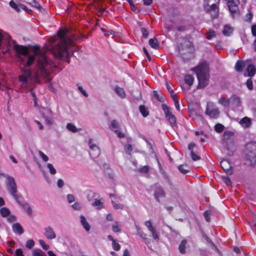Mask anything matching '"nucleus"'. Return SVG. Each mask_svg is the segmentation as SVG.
Wrapping results in <instances>:
<instances>
[{
	"label": "nucleus",
	"mask_w": 256,
	"mask_h": 256,
	"mask_svg": "<svg viewBox=\"0 0 256 256\" xmlns=\"http://www.w3.org/2000/svg\"><path fill=\"white\" fill-rule=\"evenodd\" d=\"M76 49L77 46L70 38L68 30L64 28L58 30V36H52L42 50L39 46H34L32 54H29L28 50L26 56H22V58H18L20 64L27 67L30 66L34 60L36 61V64L32 70H23L18 76L20 90L27 91L28 88L30 89L34 106H37L36 96L32 86L35 84H40L42 79L46 82H50L52 80L50 73L54 67L53 62L45 55L44 52L50 51L54 57L62 58L72 54Z\"/></svg>",
	"instance_id": "nucleus-1"
},
{
	"label": "nucleus",
	"mask_w": 256,
	"mask_h": 256,
	"mask_svg": "<svg viewBox=\"0 0 256 256\" xmlns=\"http://www.w3.org/2000/svg\"><path fill=\"white\" fill-rule=\"evenodd\" d=\"M4 38L6 40V49L2 50L4 54L6 52L10 47H12L16 52L18 58H22V56H26V54L28 53V49L25 46L18 44L9 35L4 34L2 30H0V48L2 47V40Z\"/></svg>",
	"instance_id": "nucleus-2"
},
{
	"label": "nucleus",
	"mask_w": 256,
	"mask_h": 256,
	"mask_svg": "<svg viewBox=\"0 0 256 256\" xmlns=\"http://www.w3.org/2000/svg\"><path fill=\"white\" fill-rule=\"evenodd\" d=\"M196 74L198 81V88H204L208 84L210 68L206 62H203L192 69Z\"/></svg>",
	"instance_id": "nucleus-3"
},
{
	"label": "nucleus",
	"mask_w": 256,
	"mask_h": 256,
	"mask_svg": "<svg viewBox=\"0 0 256 256\" xmlns=\"http://www.w3.org/2000/svg\"><path fill=\"white\" fill-rule=\"evenodd\" d=\"M178 51L184 60H188L194 57V46L191 42L186 38L182 39L178 46Z\"/></svg>",
	"instance_id": "nucleus-4"
},
{
	"label": "nucleus",
	"mask_w": 256,
	"mask_h": 256,
	"mask_svg": "<svg viewBox=\"0 0 256 256\" xmlns=\"http://www.w3.org/2000/svg\"><path fill=\"white\" fill-rule=\"evenodd\" d=\"M220 1V0H204V10L210 15L212 19L216 18L218 16Z\"/></svg>",
	"instance_id": "nucleus-5"
},
{
	"label": "nucleus",
	"mask_w": 256,
	"mask_h": 256,
	"mask_svg": "<svg viewBox=\"0 0 256 256\" xmlns=\"http://www.w3.org/2000/svg\"><path fill=\"white\" fill-rule=\"evenodd\" d=\"M246 158L252 164H256V142H252L246 144Z\"/></svg>",
	"instance_id": "nucleus-6"
},
{
	"label": "nucleus",
	"mask_w": 256,
	"mask_h": 256,
	"mask_svg": "<svg viewBox=\"0 0 256 256\" xmlns=\"http://www.w3.org/2000/svg\"><path fill=\"white\" fill-rule=\"evenodd\" d=\"M6 180V188L8 190L12 196L17 200V196L16 194L17 187L14 178L11 176H7Z\"/></svg>",
	"instance_id": "nucleus-7"
},
{
	"label": "nucleus",
	"mask_w": 256,
	"mask_h": 256,
	"mask_svg": "<svg viewBox=\"0 0 256 256\" xmlns=\"http://www.w3.org/2000/svg\"><path fill=\"white\" fill-rule=\"evenodd\" d=\"M88 144L90 150V156L92 158H97L100 154V150L98 146L96 145L94 140L92 138L89 139Z\"/></svg>",
	"instance_id": "nucleus-8"
},
{
	"label": "nucleus",
	"mask_w": 256,
	"mask_h": 256,
	"mask_svg": "<svg viewBox=\"0 0 256 256\" xmlns=\"http://www.w3.org/2000/svg\"><path fill=\"white\" fill-rule=\"evenodd\" d=\"M162 108L171 126L174 128L176 126V119L174 116L172 115L170 108L164 104L162 105Z\"/></svg>",
	"instance_id": "nucleus-9"
},
{
	"label": "nucleus",
	"mask_w": 256,
	"mask_h": 256,
	"mask_svg": "<svg viewBox=\"0 0 256 256\" xmlns=\"http://www.w3.org/2000/svg\"><path fill=\"white\" fill-rule=\"evenodd\" d=\"M224 141L226 144H234V134L230 130L225 131L223 134Z\"/></svg>",
	"instance_id": "nucleus-10"
},
{
	"label": "nucleus",
	"mask_w": 256,
	"mask_h": 256,
	"mask_svg": "<svg viewBox=\"0 0 256 256\" xmlns=\"http://www.w3.org/2000/svg\"><path fill=\"white\" fill-rule=\"evenodd\" d=\"M43 117L47 124L50 125L53 122L52 111L49 108H44L42 112Z\"/></svg>",
	"instance_id": "nucleus-11"
},
{
	"label": "nucleus",
	"mask_w": 256,
	"mask_h": 256,
	"mask_svg": "<svg viewBox=\"0 0 256 256\" xmlns=\"http://www.w3.org/2000/svg\"><path fill=\"white\" fill-rule=\"evenodd\" d=\"M196 146L194 142H190L188 145V149L190 150V156L192 159L194 161H196L200 159V156L196 154V152L194 150V148H196Z\"/></svg>",
	"instance_id": "nucleus-12"
},
{
	"label": "nucleus",
	"mask_w": 256,
	"mask_h": 256,
	"mask_svg": "<svg viewBox=\"0 0 256 256\" xmlns=\"http://www.w3.org/2000/svg\"><path fill=\"white\" fill-rule=\"evenodd\" d=\"M206 114L212 118H215L218 116L220 112L218 108H212V109H210V108L208 106V104L206 110Z\"/></svg>",
	"instance_id": "nucleus-13"
},
{
	"label": "nucleus",
	"mask_w": 256,
	"mask_h": 256,
	"mask_svg": "<svg viewBox=\"0 0 256 256\" xmlns=\"http://www.w3.org/2000/svg\"><path fill=\"white\" fill-rule=\"evenodd\" d=\"M220 166L227 174H232V166L228 160H222L220 162Z\"/></svg>",
	"instance_id": "nucleus-14"
},
{
	"label": "nucleus",
	"mask_w": 256,
	"mask_h": 256,
	"mask_svg": "<svg viewBox=\"0 0 256 256\" xmlns=\"http://www.w3.org/2000/svg\"><path fill=\"white\" fill-rule=\"evenodd\" d=\"M144 225L148 228V230L151 232L152 237L154 240L158 239V234L156 230L152 226V223L150 221L148 220L144 222Z\"/></svg>",
	"instance_id": "nucleus-15"
},
{
	"label": "nucleus",
	"mask_w": 256,
	"mask_h": 256,
	"mask_svg": "<svg viewBox=\"0 0 256 256\" xmlns=\"http://www.w3.org/2000/svg\"><path fill=\"white\" fill-rule=\"evenodd\" d=\"M44 236L48 240H52L56 238V234L54 230L50 226L44 228Z\"/></svg>",
	"instance_id": "nucleus-16"
},
{
	"label": "nucleus",
	"mask_w": 256,
	"mask_h": 256,
	"mask_svg": "<svg viewBox=\"0 0 256 256\" xmlns=\"http://www.w3.org/2000/svg\"><path fill=\"white\" fill-rule=\"evenodd\" d=\"M166 86L168 90V91L171 98L174 100V104L176 105V96L174 94V86L170 83L166 82Z\"/></svg>",
	"instance_id": "nucleus-17"
},
{
	"label": "nucleus",
	"mask_w": 256,
	"mask_h": 256,
	"mask_svg": "<svg viewBox=\"0 0 256 256\" xmlns=\"http://www.w3.org/2000/svg\"><path fill=\"white\" fill-rule=\"evenodd\" d=\"M179 172L182 174H186L190 170V167L186 164H180L178 166Z\"/></svg>",
	"instance_id": "nucleus-18"
},
{
	"label": "nucleus",
	"mask_w": 256,
	"mask_h": 256,
	"mask_svg": "<svg viewBox=\"0 0 256 256\" xmlns=\"http://www.w3.org/2000/svg\"><path fill=\"white\" fill-rule=\"evenodd\" d=\"M230 100H231L232 104L235 106L238 107L241 106L240 98L238 96L232 94L230 97Z\"/></svg>",
	"instance_id": "nucleus-19"
},
{
	"label": "nucleus",
	"mask_w": 256,
	"mask_h": 256,
	"mask_svg": "<svg viewBox=\"0 0 256 256\" xmlns=\"http://www.w3.org/2000/svg\"><path fill=\"white\" fill-rule=\"evenodd\" d=\"M240 124L244 128H248L251 124V120L248 117H244L240 122Z\"/></svg>",
	"instance_id": "nucleus-20"
},
{
	"label": "nucleus",
	"mask_w": 256,
	"mask_h": 256,
	"mask_svg": "<svg viewBox=\"0 0 256 256\" xmlns=\"http://www.w3.org/2000/svg\"><path fill=\"white\" fill-rule=\"evenodd\" d=\"M148 43L150 47L154 49L158 50L160 47V44L156 38H150L149 41Z\"/></svg>",
	"instance_id": "nucleus-21"
},
{
	"label": "nucleus",
	"mask_w": 256,
	"mask_h": 256,
	"mask_svg": "<svg viewBox=\"0 0 256 256\" xmlns=\"http://www.w3.org/2000/svg\"><path fill=\"white\" fill-rule=\"evenodd\" d=\"M230 102V99L227 98L226 97H222L218 100L219 104L226 108L229 107Z\"/></svg>",
	"instance_id": "nucleus-22"
},
{
	"label": "nucleus",
	"mask_w": 256,
	"mask_h": 256,
	"mask_svg": "<svg viewBox=\"0 0 256 256\" xmlns=\"http://www.w3.org/2000/svg\"><path fill=\"white\" fill-rule=\"evenodd\" d=\"M108 238L112 242V246L114 250H120V244L113 238V237L112 236L108 235Z\"/></svg>",
	"instance_id": "nucleus-23"
},
{
	"label": "nucleus",
	"mask_w": 256,
	"mask_h": 256,
	"mask_svg": "<svg viewBox=\"0 0 256 256\" xmlns=\"http://www.w3.org/2000/svg\"><path fill=\"white\" fill-rule=\"evenodd\" d=\"M114 90L116 93L121 98H124L126 97V92L122 88L116 86L114 88Z\"/></svg>",
	"instance_id": "nucleus-24"
},
{
	"label": "nucleus",
	"mask_w": 256,
	"mask_h": 256,
	"mask_svg": "<svg viewBox=\"0 0 256 256\" xmlns=\"http://www.w3.org/2000/svg\"><path fill=\"white\" fill-rule=\"evenodd\" d=\"M80 222L84 228L86 230V231L88 232L90 230V226L89 224L86 221V218L83 216H80Z\"/></svg>",
	"instance_id": "nucleus-25"
},
{
	"label": "nucleus",
	"mask_w": 256,
	"mask_h": 256,
	"mask_svg": "<svg viewBox=\"0 0 256 256\" xmlns=\"http://www.w3.org/2000/svg\"><path fill=\"white\" fill-rule=\"evenodd\" d=\"M154 96L160 102H163L165 100V96L160 92L154 91Z\"/></svg>",
	"instance_id": "nucleus-26"
},
{
	"label": "nucleus",
	"mask_w": 256,
	"mask_h": 256,
	"mask_svg": "<svg viewBox=\"0 0 256 256\" xmlns=\"http://www.w3.org/2000/svg\"><path fill=\"white\" fill-rule=\"evenodd\" d=\"M186 244L187 240H183L179 245L178 250L182 254H185L186 253Z\"/></svg>",
	"instance_id": "nucleus-27"
},
{
	"label": "nucleus",
	"mask_w": 256,
	"mask_h": 256,
	"mask_svg": "<svg viewBox=\"0 0 256 256\" xmlns=\"http://www.w3.org/2000/svg\"><path fill=\"white\" fill-rule=\"evenodd\" d=\"M246 70L248 73V76L250 77L253 76L256 72V69L255 66L252 64H249Z\"/></svg>",
	"instance_id": "nucleus-28"
},
{
	"label": "nucleus",
	"mask_w": 256,
	"mask_h": 256,
	"mask_svg": "<svg viewBox=\"0 0 256 256\" xmlns=\"http://www.w3.org/2000/svg\"><path fill=\"white\" fill-rule=\"evenodd\" d=\"M13 231L18 233L19 234H21L23 233V229L21 226L18 224H15L12 226Z\"/></svg>",
	"instance_id": "nucleus-29"
},
{
	"label": "nucleus",
	"mask_w": 256,
	"mask_h": 256,
	"mask_svg": "<svg viewBox=\"0 0 256 256\" xmlns=\"http://www.w3.org/2000/svg\"><path fill=\"white\" fill-rule=\"evenodd\" d=\"M233 30L232 28L228 26H226L222 30V34L226 36H229L232 33Z\"/></svg>",
	"instance_id": "nucleus-30"
},
{
	"label": "nucleus",
	"mask_w": 256,
	"mask_h": 256,
	"mask_svg": "<svg viewBox=\"0 0 256 256\" xmlns=\"http://www.w3.org/2000/svg\"><path fill=\"white\" fill-rule=\"evenodd\" d=\"M245 66V63L242 61H238L235 66V69L237 72H242Z\"/></svg>",
	"instance_id": "nucleus-31"
},
{
	"label": "nucleus",
	"mask_w": 256,
	"mask_h": 256,
	"mask_svg": "<svg viewBox=\"0 0 256 256\" xmlns=\"http://www.w3.org/2000/svg\"><path fill=\"white\" fill-rule=\"evenodd\" d=\"M154 196L158 201L159 198L164 196V192L161 188H158L154 193Z\"/></svg>",
	"instance_id": "nucleus-32"
},
{
	"label": "nucleus",
	"mask_w": 256,
	"mask_h": 256,
	"mask_svg": "<svg viewBox=\"0 0 256 256\" xmlns=\"http://www.w3.org/2000/svg\"><path fill=\"white\" fill-rule=\"evenodd\" d=\"M226 150L228 151V154L229 156H233L234 152V144H226Z\"/></svg>",
	"instance_id": "nucleus-33"
},
{
	"label": "nucleus",
	"mask_w": 256,
	"mask_h": 256,
	"mask_svg": "<svg viewBox=\"0 0 256 256\" xmlns=\"http://www.w3.org/2000/svg\"><path fill=\"white\" fill-rule=\"evenodd\" d=\"M194 80L193 76L190 74L186 75L184 77V82L189 86H191Z\"/></svg>",
	"instance_id": "nucleus-34"
},
{
	"label": "nucleus",
	"mask_w": 256,
	"mask_h": 256,
	"mask_svg": "<svg viewBox=\"0 0 256 256\" xmlns=\"http://www.w3.org/2000/svg\"><path fill=\"white\" fill-rule=\"evenodd\" d=\"M33 256H47L44 252L40 249H36L32 251Z\"/></svg>",
	"instance_id": "nucleus-35"
},
{
	"label": "nucleus",
	"mask_w": 256,
	"mask_h": 256,
	"mask_svg": "<svg viewBox=\"0 0 256 256\" xmlns=\"http://www.w3.org/2000/svg\"><path fill=\"white\" fill-rule=\"evenodd\" d=\"M66 128L70 131H71L73 132H76L80 130V129L77 128L76 126L72 123H68L66 124Z\"/></svg>",
	"instance_id": "nucleus-36"
},
{
	"label": "nucleus",
	"mask_w": 256,
	"mask_h": 256,
	"mask_svg": "<svg viewBox=\"0 0 256 256\" xmlns=\"http://www.w3.org/2000/svg\"><path fill=\"white\" fill-rule=\"evenodd\" d=\"M139 109L140 112L144 117H146L148 115V112L144 106H140Z\"/></svg>",
	"instance_id": "nucleus-37"
},
{
	"label": "nucleus",
	"mask_w": 256,
	"mask_h": 256,
	"mask_svg": "<svg viewBox=\"0 0 256 256\" xmlns=\"http://www.w3.org/2000/svg\"><path fill=\"white\" fill-rule=\"evenodd\" d=\"M0 212L3 217H6L10 214V210L6 208H2L0 210Z\"/></svg>",
	"instance_id": "nucleus-38"
},
{
	"label": "nucleus",
	"mask_w": 256,
	"mask_h": 256,
	"mask_svg": "<svg viewBox=\"0 0 256 256\" xmlns=\"http://www.w3.org/2000/svg\"><path fill=\"white\" fill-rule=\"evenodd\" d=\"M224 126L221 124H217L214 126V130L218 132H221L224 130Z\"/></svg>",
	"instance_id": "nucleus-39"
},
{
	"label": "nucleus",
	"mask_w": 256,
	"mask_h": 256,
	"mask_svg": "<svg viewBox=\"0 0 256 256\" xmlns=\"http://www.w3.org/2000/svg\"><path fill=\"white\" fill-rule=\"evenodd\" d=\"M112 230L114 232H120L121 231V229L118 223V222H114L112 225Z\"/></svg>",
	"instance_id": "nucleus-40"
},
{
	"label": "nucleus",
	"mask_w": 256,
	"mask_h": 256,
	"mask_svg": "<svg viewBox=\"0 0 256 256\" xmlns=\"http://www.w3.org/2000/svg\"><path fill=\"white\" fill-rule=\"evenodd\" d=\"M28 3L32 4L34 8L40 10L41 8L40 6L38 3L36 2L34 0H28Z\"/></svg>",
	"instance_id": "nucleus-41"
},
{
	"label": "nucleus",
	"mask_w": 256,
	"mask_h": 256,
	"mask_svg": "<svg viewBox=\"0 0 256 256\" xmlns=\"http://www.w3.org/2000/svg\"><path fill=\"white\" fill-rule=\"evenodd\" d=\"M22 206L28 215L30 216L32 214V210L28 204L25 203Z\"/></svg>",
	"instance_id": "nucleus-42"
},
{
	"label": "nucleus",
	"mask_w": 256,
	"mask_h": 256,
	"mask_svg": "<svg viewBox=\"0 0 256 256\" xmlns=\"http://www.w3.org/2000/svg\"><path fill=\"white\" fill-rule=\"evenodd\" d=\"M94 206H96L98 208L100 209L103 208L102 202L100 200H95L94 202L92 204Z\"/></svg>",
	"instance_id": "nucleus-43"
},
{
	"label": "nucleus",
	"mask_w": 256,
	"mask_h": 256,
	"mask_svg": "<svg viewBox=\"0 0 256 256\" xmlns=\"http://www.w3.org/2000/svg\"><path fill=\"white\" fill-rule=\"evenodd\" d=\"M46 166L50 174H54L56 173V170L52 164H48Z\"/></svg>",
	"instance_id": "nucleus-44"
},
{
	"label": "nucleus",
	"mask_w": 256,
	"mask_h": 256,
	"mask_svg": "<svg viewBox=\"0 0 256 256\" xmlns=\"http://www.w3.org/2000/svg\"><path fill=\"white\" fill-rule=\"evenodd\" d=\"M34 245V242L32 240H28L26 242V246L28 248H32Z\"/></svg>",
	"instance_id": "nucleus-45"
},
{
	"label": "nucleus",
	"mask_w": 256,
	"mask_h": 256,
	"mask_svg": "<svg viewBox=\"0 0 256 256\" xmlns=\"http://www.w3.org/2000/svg\"><path fill=\"white\" fill-rule=\"evenodd\" d=\"M216 36L215 32L214 30H210L206 33V38L208 40H210L212 38Z\"/></svg>",
	"instance_id": "nucleus-46"
},
{
	"label": "nucleus",
	"mask_w": 256,
	"mask_h": 256,
	"mask_svg": "<svg viewBox=\"0 0 256 256\" xmlns=\"http://www.w3.org/2000/svg\"><path fill=\"white\" fill-rule=\"evenodd\" d=\"M39 156L42 159L44 162H47L48 160V158L42 152L39 150L38 152Z\"/></svg>",
	"instance_id": "nucleus-47"
},
{
	"label": "nucleus",
	"mask_w": 256,
	"mask_h": 256,
	"mask_svg": "<svg viewBox=\"0 0 256 256\" xmlns=\"http://www.w3.org/2000/svg\"><path fill=\"white\" fill-rule=\"evenodd\" d=\"M39 243L42 248L44 250H48L50 248L48 244H46L44 242V240H39Z\"/></svg>",
	"instance_id": "nucleus-48"
},
{
	"label": "nucleus",
	"mask_w": 256,
	"mask_h": 256,
	"mask_svg": "<svg viewBox=\"0 0 256 256\" xmlns=\"http://www.w3.org/2000/svg\"><path fill=\"white\" fill-rule=\"evenodd\" d=\"M188 24H184L177 26V30L180 32H183L188 29Z\"/></svg>",
	"instance_id": "nucleus-49"
},
{
	"label": "nucleus",
	"mask_w": 256,
	"mask_h": 256,
	"mask_svg": "<svg viewBox=\"0 0 256 256\" xmlns=\"http://www.w3.org/2000/svg\"><path fill=\"white\" fill-rule=\"evenodd\" d=\"M132 150V146L130 144H126L124 146V150L128 154H130Z\"/></svg>",
	"instance_id": "nucleus-50"
},
{
	"label": "nucleus",
	"mask_w": 256,
	"mask_h": 256,
	"mask_svg": "<svg viewBox=\"0 0 256 256\" xmlns=\"http://www.w3.org/2000/svg\"><path fill=\"white\" fill-rule=\"evenodd\" d=\"M246 86L248 90H252L253 89L252 82L250 78H248L246 81Z\"/></svg>",
	"instance_id": "nucleus-51"
},
{
	"label": "nucleus",
	"mask_w": 256,
	"mask_h": 256,
	"mask_svg": "<svg viewBox=\"0 0 256 256\" xmlns=\"http://www.w3.org/2000/svg\"><path fill=\"white\" fill-rule=\"evenodd\" d=\"M112 203L113 204V206L116 210H121L124 207L121 204H118L114 203L112 200Z\"/></svg>",
	"instance_id": "nucleus-52"
},
{
	"label": "nucleus",
	"mask_w": 256,
	"mask_h": 256,
	"mask_svg": "<svg viewBox=\"0 0 256 256\" xmlns=\"http://www.w3.org/2000/svg\"><path fill=\"white\" fill-rule=\"evenodd\" d=\"M224 182L227 185L229 186L231 184L230 180L227 176H223L222 178Z\"/></svg>",
	"instance_id": "nucleus-53"
},
{
	"label": "nucleus",
	"mask_w": 256,
	"mask_h": 256,
	"mask_svg": "<svg viewBox=\"0 0 256 256\" xmlns=\"http://www.w3.org/2000/svg\"><path fill=\"white\" fill-rule=\"evenodd\" d=\"M141 32L142 33L143 38H146L148 37V33L145 28H141Z\"/></svg>",
	"instance_id": "nucleus-54"
},
{
	"label": "nucleus",
	"mask_w": 256,
	"mask_h": 256,
	"mask_svg": "<svg viewBox=\"0 0 256 256\" xmlns=\"http://www.w3.org/2000/svg\"><path fill=\"white\" fill-rule=\"evenodd\" d=\"M67 200L69 203H72L74 201L75 198L72 194H68L67 196Z\"/></svg>",
	"instance_id": "nucleus-55"
},
{
	"label": "nucleus",
	"mask_w": 256,
	"mask_h": 256,
	"mask_svg": "<svg viewBox=\"0 0 256 256\" xmlns=\"http://www.w3.org/2000/svg\"><path fill=\"white\" fill-rule=\"evenodd\" d=\"M210 213L208 211H206L204 213V216L206 221L208 222L210 221Z\"/></svg>",
	"instance_id": "nucleus-56"
},
{
	"label": "nucleus",
	"mask_w": 256,
	"mask_h": 256,
	"mask_svg": "<svg viewBox=\"0 0 256 256\" xmlns=\"http://www.w3.org/2000/svg\"><path fill=\"white\" fill-rule=\"evenodd\" d=\"M10 6L13 8L14 9L16 10V11H18L19 9L18 8V6L17 4L14 2L10 1Z\"/></svg>",
	"instance_id": "nucleus-57"
},
{
	"label": "nucleus",
	"mask_w": 256,
	"mask_h": 256,
	"mask_svg": "<svg viewBox=\"0 0 256 256\" xmlns=\"http://www.w3.org/2000/svg\"><path fill=\"white\" fill-rule=\"evenodd\" d=\"M78 89L84 96H85L86 97H87L88 96V94L86 93V91L83 89V88L82 86H78Z\"/></svg>",
	"instance_id": "nucleus-58"
},
{
	"label": "nucleus",
	"mask_w": 256,
	"mask_h": 256,
	"mask_svg": "<svg viewBox=\"0 0 256 256\" xmlns=\"http://www.w3.org/2000/svg\"><path fill=\"white\" fill-rule=\"evenodd\" d=\"M202 236H203V238H205V240H206V241L208 242L209 244H210L212 246H214V244L212 242L211 240L208 237V236L206 234H202Z\"/></svg>",
	"instance_id": "nucleus-59"
},
{
	"label": "nucleus",
	"mask_w": 256,
	"mask_h": 256,
	"mask_svg": "<svg viewBox=\"0 0 256 256\" xmlns=\"http://www.w3.org/2000/svg\"><path fill=\"white\" fill-rule=\"evenodd\" d=\"M180 207L181 208L182 212L184 214L183 217H184V218L186 217V212L184 211V210H186V204L184 203H182V204L180 205Z\"/></svg>",
	"instance_id": "nucleus-60"
},
{
	"label": "nucleus",
	"mask_w": 256,
	"mask_h": 256,
	"mask_svg": "<svg viewBox=\"0 0 256 256\" xmlns=\"http://www.w3.org/2000/svg\"><path fill=\"white\" fill-rule=\"evenodd\" d=\"M252 34L253 36H256V24H253L251 28Z\"/></svg>",
	"instance_id": "nucleus-61"
},
{
	"label": "nucleus",
	"mask_w": 256,
	"mask_h": 256,
	"mask_svg": "<svg viewBox=\"0 0 256 256\" xmlns=\"http://www.w3.org/2000/svg\"><path fill=\"white\" fill-rule=\"evenodd\" d=\"M246 18L245 20V21L250 22L251 19L252 18V13L249 12L246 14Z\"/></svg>",
	"instance_id": "nucleus-62"
},
{
	"label": "nucleus",
	"mask_w": 256,
	"mask_h": 256,
	"mask_svg": "<svg viewBox=\"0 0 256 256\" xmlns=\"http://www.w3.org/2000/svg\"><path fill=\"white\" fill-rule=\"evenodd\" d=\"M72 207L74 209L76 210H78L80 208V205L78 202H75L72 206Z\"/></svg>",
	"instance_id": "nucleus-63"
},
{
	"label": "nucleus",
	"mask_w": 256,
	"mask_h": 256,
	"mask_svg": "<svg viewBox=\"0 0 256 256\" xmlns=\"http://www.w3.org/2000/svg\"><path fill=\"white\" fill-rule=\"evenodd\" d=\"M16 254L17 256H24L22 250L21 249H17L16 250Z\"/></svg>",
	"instance_id": "nucleus-64"
}]
</instances>
